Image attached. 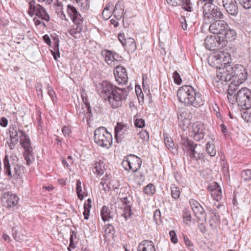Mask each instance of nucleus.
Instances as JSON below:
<instances>
[{
	"label": "nucleus",
	"mask_w": 251,
	"mask_h": 251,
	"mask_svg": "<svg viewBox=\"0 0 251 251\" xmlns=\"http://www.w3.org/2000/svg\"><path fill=\"white\" fill-rule=\"evenodd\" d=\"M17 143V140L12 139H10V142H7L8 146L10 150H13Z\"/></svg>",
	"instance_id": "338daca9"
},
{
	"label": "nucleus",
	"mask_w": 251,
	"mask_h": 251,
	"mask_svg": "<svg viewBox=\"0 0 251 251\" xmlns=\"http://www.w3.org/2000/svg\"><path fill=\"white\" fill-rule=\"evenodd\" d=\"M98 90L112 108L121 106L123 101L128 95L126 89L114 86L108 81H103L100 83Z\"/></svg>",
	"instance_id": "f257e3e1"
},
{
	"label": "nucleus",
	"mask_w": 251,
	"mask_h": 251,
	"mask_svg": "<svg viewBox=\"0 0 251 251\" xmlns=\"http://www.w3.org/2000/svg\"><path fill=\"white\" fill-rule=\"evenodd\" d=\"M134 125L137 127L142 128L145 126V122L143 119H136L135 121Z\"/></svg>",
	"instance_id": "13d9d810"
},
{
	"label": "nucleus",
	"mask_w": 251,
	"mask_h": 251,
	"mask_svg": "<svg viewBox=\"0 0 251 251\" xmlns=\"http://www.w3.org/2000/svg\"><path fill=\"white\" fill-rule=\"evenodd\" d=\"M52 46H51L52 49L50 50L51 54L53 55L54 59L57 60V58L60 57L59 53V39L57 36H52Z\"/></svg>",
	"instance_id": "5701e85b"
},
{
	"label": "nucleus",
	"mask_w": 251,
	"mask_h": 251,
	"mask_svg": "<svg viewBox=\"0 0 251 251\" xmlns=\"http://www.w3.org/2000/svg\"><path fill=\"white\" fill-rule=\"evenodd\" d=\"M100 214L101 216L102 220L105 222L108 221L109 219L112 218L111 216V211L109 208L106 206H103L100 211Z\"/></svg>",
	"instance_id": "c9c22d12"
},
{
	"label": "nucleus",
	"mask_w": 251,
	"mask_h": 251,
	"mask_svg": "<svg viewBox=\"0 0 251 251\" xmlns=\"http://www.w3.org/2000/svg\"><path fill=\"white\" fill-rule=\"evenodd\" d=\"M182 149L186 151L187 154L189 151H192V149L194 146H197V144L188 138H183L181 141Z\"/></svg>",
	"instance_id": "c756f323"
},
{
	"label": "nucleus",
	"mask_w": 251,
	"mask_h": 251,
	"mask_svg": "<svg viewBox=\"0 0 251 251\" xmlns=\"http://www.w3.org/2000/svg\"><path fill=\"white\" fill-rule=\"evenodd\" d=\"M4 198L6 199L5 205L8 207H14L17 205L19 201V198L16 194L8 192L3 194Z\"/></svg>",
	"instance_id": "412c9836"
},
{
	"label": "nucleus",
	"mask_w": 251,
	"mask_h": 251,
	"mask_svg": "<svg viewBox=\"0 0 251 251\" xmlns=\"http://www.w3.org/2000/svg\"><path fill=\"white\" fill-rule=\"evenodd\" d=\"M118 39L120 42L121 43L122 45L124 47L126 46V39L125 38V35L124 33H120L118 35Z\"/></svg>",
	"instance_id": "052dcab7"
},
{
	"label": "nucleus",
	"mask_w": 251,
	"mask_h": 251,
	"mask_svg": "<svg viewBox=\"0 0 251 251\" xmlns=\"http://www.w3.org/2000/svg\"><path fill=\"white\" fill-rule=\"evenodd\" d=\"M191 153V157L190 158L193 160L198 161L199 160H201L203 158V154L200 152H198L196 154H192Z\"/></svg>",
	"instance_id": "e2e57ef3"
},
{
	"label": "nucleus",
	"mask_w": 251,
	"mask_h": 251,
	"mask_svg": "<svg viewBox=\"0 0 251 251\" xmlns=\"http://www.w3.org/2000/svg\"><path fill=\"white\" fill-rule=\"evenodd\" d=\"M237 89H238V86H237L236 84H231L229 86V89L228 90L227 97L228 101L231 103H234L236 102V97Z\"/></svg>",
	"instance_id": "393cba45"
},
{
	"label": "nucleus",
	"mask_w": 251,
	"mask_h": 251,
	"mask_svg": "<svg viewBox=\"0 0 251 251\" xmlns=\"http://www.w3.org/2000/svg\"><path fill=\"white\" fill-rule=\"evenodd\" d=\"M122 209L123 212L121 215L125 218V220H127L132 214L131 206H122Z\"/></svg>",
	"instance_id": "a18cd8bd"
},
{
	"label": "nucleus",
	"mask_w": 251,
	"mask_h": 251,
	"mask_svg": "<svg viewBox=\"0 0 251 251\" xmlns=\"http://www.w3.org/2000/svg\"><path fill=\"white\" fill-rule=\"evenodd\" d=\"M27 135L25 132L20 129H17L16 127H13L10 130V138L13 140H16L18 142L19 139L20 141L25 136Z\"/></svg>",
	"instance_id": "a878e982"
},
{
	"label": "nucleus",
	"mask_w": 251,
	"mask_h": 251,
	"mask_svg": "<svg viewBox=\"0 0 251 251\" xmlns=\"http://www.w3.org/2000/svg\"><path fill=\"white\" fill-rule=\"evenodd\" d=\"M169 235L170 236L172 242L174 244H176L178 240L176 232L173 230L170 231L169 232Z\"/></svg>",
	"instance_id": "680f3d73"
},
{
	"label": "nucleus",
	"mask_w": 251,
	"mask_h": 251,
	"mask_svg": "<svg viewBox=\"0 0 251 251\" xmlns=\"http://www.w3.org/2000/svg\"><path fill=\"white\" fill-rule=\"evenodd\" d=\"M113 72L116 80L119 84H124L127 81V74L125 68L117 66L115 68Z\"/></svg>",
	"instance_id": "2eb2a0df"
},
{
	"label": "nucleus",
	"mask_w": 251,
	"mask_h": 251,
	"mask_svg": "<svg viewBox=\"0 0 251 251\" xmlns=\"http://www.w3.org/2000/svg\"><path fill=\"white\" fill-rule=\"evenodd\" d=\"M62 132L64 136L69 137L71 132V130L70 127L68 126H64L62 128Z\"/></svg>",
	"instance_id": "bf43d9fd"
},
{
	"label": "nucleus",
	"mask_w": 251,
	"mask_h": 251,
	"mask_svg": "<svg viewBox=\"0 0 251 251\" xmlns=\"http://www.w3.org/2000/svg\"><path fill=\"white\" fill-rule=\"evenodd\" d=\"M210 24L209 30L215 35H222L227 27H228L227 24L222 19H218Z\"/></svg>",
	"instance_id": "ddd939ff"
},
{
	"label": "nucleus",
	"mask_w": 251,
	"mask_h": 251,
	"mask_svg": "<svg viewBox=\"0 0 251 251\" xmlns=\"http://www.w3.org/2000/svg\"><path fill=\"white\" fill-rule=\"evenodd\" d=\"M28 13L31 17L35 15L47 22L50 20V17L45 9L39 4H37L35 0H32L29 2Z\"/></svg>",
	"instance_id": "1a4fd4ad"
},
{
	"label": "nucleus",
	"mask_w": 251,
	"mask_h": 251,
	"mask_svg": "<svg viewBox=\"0 0 251 251\" xmlns=\"http://www.w3.org/2000/svg\"><path fill=\"white\" fill-rule=\"evenodd\" d=\"M20 142L22 147L24 149V151L33 150L31 145L30 138L27 135H26L23 138H22Z\"/></svg>",
	"instance_id": "2f4dec72"
},
{
	"label": "nucleus",
	"mask_w": 251,
	"mask_h": 251,
	"mask_svg": "<svg viewBox=\"0 0 251 251\" xmlns=\"http://www.w3.org/2000/svg\"><path fill=\"white\" fill-rule=\"evenodd\" d=\"M90 109L89 108H87V112L86 113L85 110L81 108V109L79 110V111H77V114L78 116V118L82 121H84L85 119H86L87 121H88V116L90 117Z\"/></svg>",
	"instance_id": "58836bf2"
},
{
	"label": "nucleus",
	"mask_w": 251,
	"mask_h": 251,
	"mask_svg": "<svg viewBox=\"0 0 251 251\" xmlns=\"http://www.w3.org/2000/svg\"><path fill=\"white\" fill-rule=\"evenodd\" d=\"M177 96L179 101L186 106L199 107L204 103L201 93L189 85L180 87L177 90Z\"/></svg>",
	"instance_id": "7ed1b4c3"
},
{
	"label": "nucleus",
	"mask_w": 251,
	"mask_h": 251,
	"mask_svg": "<svg viewBox=\"0 0 251 251\" xmlns=\"http://www.w3.org/2000/svg\"><path fill=\"white\" fill-rule=\"evenodd\" d=\"M205 133L203 128V126L199 123H194L192 126L191 136L196 141H200L204 136Z\"/></svg>",
	"instance_id": "dca6fc26"
},
{
	"label": "nucleus",
	"mask_w": 251,
	"mask_h": 251,
	"mask_svg": "<svg viewBox=\"0 0 251 251\" xmlns=\"http://www.w3.org/2000/svg\"><path fill=\"white\" fill-rule=\"evenodd\" d=\"M191 113L185 108H179L177 112V119L179 126L184 129L187 128L190 123Z\"/></svg>",
	"instance_id": "f8f14e48"
},
{
	"label": "nucleus",
	"mask_w": 251,
	"mask_h": 251,
	"mask_svg": "<svg viewBox=\"0 0 251 251\" xmlns=\"http://www.w3.org/2000/svg\"><path fill=\"white\" fill-rule=\"evenodd\" d=\"M139 135L143 141H148L150 138L149 133L145 130L139 132Z\"/></svg>",
	"instance_id": "864d4df0"
},
{
	"label": "nucleus",
	"mask_w": 251,
	"mask_h": 251,
	"mask_svg": "<svg viewBox=\"0 0 251 251\" xmlns=\"http://www.w3.org/2000/svg\"><path fill=\"white\" fill-rule=\"evenodd\" d=\"M94 141L98 146L109 148L112 144V137L106 128L101 126L95 131Z\"/></svg>",
	"instance_id": "39448f33"
},
{
	"label": "nucleus",
	"mask_w": 251,
	"mask_h": 251,
	"mask_svg": "<svg viewBox=\"0 0 251 251\" xmlns=\"http://www.w3.org/2000/svg\"><path fill=\"white\" fill-rule=\"evenodd\" d=\"M95 168L98 175H102L105 172L104 164L103 162H96L95 164Z\"/></svg>",
	"instance_id": "37998d69"
},
{
	"label": "nucleus",
	"mask_w": 251,
	"mask_h": 251,
	"mask_svg": "<svg viewBox=\"0 0 251 251\" xmlns=\"http://www.w3.org/2000/svg\"><path fill=\"white\" fill-rule=\"evenodd\" d=\"M179 5L181 6V8L185 11L191 12L193 11L192 7V3L191 0H178Z\"/></svg>",
	"instance_id": "4c0bfd02"
},
{
	"label": "nucleus",
	"mask_w": 251,
	"mask_h": 251,
	"mask_svg": "<svg viewBox=\"0 0 251 251\" xmlns=\"http://www.w3.org/2000/svg\"><path fill=\"white\" fill-rule=\"evenodd\" d=\"M211 65L223 71H227L230 60V55L226 52H220L215 53L210 57ZM229 67H230L229 65Z\"/></svg>",
	"instance_id": "423d86ee"
},
{
	"label": "nucleus",
	"mask_w": 251,
	"mask_h": 251,
	"mask_svg": "<svg viewBox=\"0 0 251 251\" xmlns=\"http://www.w3.org/2000/svg\"><path fill=\"white\" fill-rule=\"evenodd\" d=\"M204 44L206 49L210 50L221 49L226 45L223 37L218 35L208 36L204 40Z\"/></svg>",
	"instance_id": "9d476101"
},
{
	"label": "nucleus",
	"mask_w": 251,
	"mask_h": 251,
	"mask_svg": "<svg viewBox=\"0 0 251 251\" xmlns=\"http://www.w3.org/2000/svg\"><path fill=\"white\" fill-rule=\"evenodd\" d=\"M132 198L129 196L128 197H123L121 199V201L123 203L122 206H131Z\"/></svg>",
	"instance_id": "5fc2aeb1"
},
{
	"label": "nucleus",
	"mask_w": 251,
	"mask_h": 251,
	"mask_svg": "<svg viewBox=\"0 0 251 251\" xmlns=\"http://www.w3.org/2000/svg\"><path fill=\"white\" fill-rule=\"evenodd\" d=\"M239 4L244 9H249L251 7V0H238Z\"/></svg>",
	"instance_id": "3c124183"
},
{
	"label": "nucleus",
	"mask_w": 251,
	"mask_h": 251,
	"mask_svg": "<svg viewBox=\"0 0 251 251\" xmlns=\"http://www.w3.org/2000/svg\"><path fill=\"white\" fill-rule=\"evenodd\" d=\"M153 219L156 224H158L159 223L161 222V212L159 209H157L154 211Z\"/></svg>",
	"instance_id": "6e6d98bb"
},
{
	"label": "nucleus",
	"mask_w": 251,
	"mask_h": 251,
	"mask_svg": "<svg viewBox=\"0 0 251 251\" xmlns=\"http://www.w3.org/2000/svg\"><path fill=\"white\" fill-rule=\"evenodd\" d=\"M164 143L168 149L172 151L174 149V143L172 139L168 136H164Z\"/></svg>",
	"instance_id": "09e8293b"
},
{
	"label": "nucleus",
	"mask_w": 251,
	"mask_h": 251,
	"mask_svg": "<svg viewBox=\"0 0 251 251\" xmlns=\"http://www.w3.org/2000/svg\"><path fill=\"white\" fill-rule=\"evenodd\" d=\"M207 189L214 200L219 201L222 199V189L218 183L216 182L211 183L208 185Z\"/></svg>",
	"instance_id": "a211bd4d"
},
{
	"label": "nucleus",
	"mask_w": 251,
	"mask_h": 251,
	"mask_svg": "<svg viewBox=\"0 0 251 251\" xmlns=\"http://www.w3.org/2000/svg\"><path fill=\"white\" fill-rule=\"evenodd\" d=\"M67 12L74 23H83V20L80 13L75 7L71 4L67 6Z\"/></svg>",
	"instance_id": "f3484780"
},
{
	"label": "nucleus",
	"mask_w": 251,
	"mask_h": 251,
	"mask_svg": "<svg viewBox=\"0 0 251 251\" xmlns=\"http://www.w3.org/2000/svg\"><path fill=\"white\" fill-rule=\"evenodd\" d=\"M47 91L48 95L50 97L52 102L54 103L56 99L55 93L53 89L49 85L47 86Z\"/></svg>",
	"instance_id": "603ef678"
},
{
	"label": "nucleus",
	"mask_w": 251,
	"mask_h": 251,
	"mask_svg": "<svg viewBox=\"0 0 251 251\" xmlns=\"http://www.w3.org/2000/svg\"><path fill=\"white\" fill-rule=\"evenodd\" d=\"M83 23L78 22V23H74L75 26H73L68 30L69 33L73 37L77 38H79L80 32L83 29Z\"/></svg>",
	"instance_id": "c85d7f7f"
},
{
	"label": "nucleus",
	"mask_w": 251,
	"mask_h": 251,
	"mask_svg": "<svg viewBox=\"0 0 251 251\" xmlns=\"http://www.w3.org/2000/svg\"><path fill=\"white\" fill-rule=\"evenodd\" d=\"M122 164L126 171L135 173L140 168L142 160L135 155L130 154L124 157Z\"/></svg>",
	"instance_id": "6e6552de"
},
{
	"label": "nucleus",
	"mask_w": 251,
	"mask_h": 251,
	"mask_svg": "<svg viewBox=\"0 0 251 251\" xmlns=\"http://www.w3.org/2000/svg\"><path fill=\"white\" fill-rule=\"evenodd\" d=\"M236 102L243 109H248L251 108V90L247 87L238 88Z\"/></svg>",
	"instance_id": "0eeeda50"
},
{
	"label": "nucleus",
	"mask_w": 251,
	"mask_h": 251,
	"mask_svg": "<svg viewBox=\"0 0 251 251\" xmlns=\"http://www.w3.org/2000/svg\"><path fill=\"white\" fill-rule=\"evenodd\" d=\"M52 46H51L52 49L50 50L51 54L53 55L54 59L57 60V58L60 57L59 53V39L57 36H52Z\"/></svg>",
	"instance_id": "4be33fe9"
},
{
	"label": "nucleus",
	"mask_w": 251,
	"mask_h": 251,
	"mask_svg": "<svg viewBox=\"0 0 251 251\" xmlns=\"http://www.w3.org/2000/svg\"><path fill=\"white\" fill-rule=\"evenodd\" d=\"M75 235V237L76 238V233L74 231H71V237L70 238V244L69 246L71 248L75 249L76 246L75 245V244L74 243V241H73V236Z\"/></svg>",
	"instance_id": "0e129e2a"
},
{
	"label": "nucleus",
	"mask_w": 251,
	"mask_h": 251,
	"mask_svg": "<svg viewBox=\"0 0 251 251\" xmlns=\"http://www.w3.org/2000/svg\"><path fill=\"white\" fill-rule=\"evenodd\" d=\"M173 77L174 78V81L175 83L177 84H180L181 83V78L179 73L177 71H175L174 72V73L173 74Z\"/></svg>",
	"instance_id": "4d7b16f0"
},
{
	"label": "nucleus",
	"mask_w": 251,
	"mask_h": 251,
	"mask_svg": "<svg viewBox=\"0 0 251 251\" xmlns=\"http://www.w3.org/2000/svg\"><path fill=\"white\" fill-rule=\"evenodd\" d=\"M205 150L207 153L210 156H214L216 154V150L214 146V139L211 138V140L207 142Z\"/></svg>",
	"instance_id": "7c9ffc66"
},
{
	"label": "nucleus",
	"mask_w": 251,
	"mask_h": 251,
	"mask_svg": "<svg viewBox=\"0 0 251 251\" xmlns=\"http://www.w3.org/2000/svg\"><path fill=\"white\" fill-rule=\"evenodd\" d=\"M192 216L190 211L185 209L183 211V222L186 225H190L192 221Z\"/></svg>",
	"instance_id": "c03bdc74"
},
{
	"label": "nucleus",
	"mask_w": 251,
	"mask_h": 251,
	"mask_svg": "<svg viewBox=\"0 0 251 251\" xmlns=\"http://www.w3.org/2000/svg\"><path fill=\"white\" fill-rule=\"evenodd\" d=\"M230 69H232V71L230 73V75L232 80L239 74L246 70L244 67L241 65H236L234 67H231Z\"/></svg>",
	"instance_id": "72a5a7b5"
},
{
	"label": "nucleus",
	"mask_w": 251,
	"mask_h": 251,
	"mask_svg": "<svg viewBox=\"0 0 251 251\" xmlns=\"http://www.w3.org/2000/svg\"><path fill=\"white\" fill-rule=\"evenodd\" d=\"M201 221V222L199 223V225H198L199 228V230H200V231L202 233H205L206 229L205 226L204 225V223H205L206 222H202Z\"/></svg>",
	"instance_id": "774afa93"
},
{
	"label": "nucleus",
	"mask_w": 251,
	"mask_h": 251,
	"mask_svg": "<svg viewBox=\"0 0 251 251\" xmlns=\"http://www.w3.org/2000/svg\"><path fill=\"white\" fill-rule=\"evenodd\" d=\"M76 194L78 196V198L80 200H82L84 198V196L82 194V190L81 188V182L79 179L76 180Z\"/></svg>",
	"instance_id": "de8ad7c7"
},
{
	"label": "nucleus",
	"mask_w": 251,
	"mask_h": 251,
	"mask_svg": "<svg viewBox=\"0 0 251 251\" xmlns=\"http://www.w3.org/2000/svg\"><path fill=\"white\" fill-rule=\"evenodd\" d=\"M202 10L203 21L205 24H209L218 19H223L224 17L220 8L215 4L204 3Z\"/></svg>",
	"instance_id": "20e7f679"
},
{
	"label": "nucleus",
	"mask_w": 251,
	"mask_h": 251,
	"mask_svg": "<svg viewBox=\"0 0 251 251\" xmlns=\"http://www.w3.org/2000/svg\"><path fill=\"white\" fill-rule=\"evenodd\" d=\"M101 55L108 65H112L113 62V51L108 50H104L101 51Z\"/></svg>",
	"instance_id": "473e14b6"
},
{
	"label": "nucleus",
	"mask_w": 251,
	"mask_h": 251,
	"mask_svg": "<svg viewBox=\"0 0 251 251\" xmlns=\"http://www.w3.org/2000/svg\"><path fill=\"white\" fill-rule=\"evenodd\" d=\"M171 196L172 197L176 200L178 199L180 195V191L179 188L176 184H173L171 186Z\"/></svg>",
	"instance_id": "79ce46f5"
},
{
	"label": "nucleus",
	"mask_w": 251,
	"mask_h": 251,
	"mask_svg": "<svg viewBox=\"0 0 251 251\" xmlns=\"http://www.w3.org/2000/svg\"><path fill=\"white\" fill-rule=\"evenodd\" d=\"M137 251H156L154 243L150 240L142 241L138 246Z\"/></svg>",
	"instance_id": "b1692460"
},
{
	"label": "nucleus",
	"mask_w": 251,
	"mask_h": 251,
	"mask_svg": "<svg viewBox=\"0 0 251 251\" xmlns=\"http://www.w3.org/2000/svg\"><path fill=\"white\" fill-rule=\"evenodd\" d=\"M189 203L197 219L202 222H206V214L203 207L200 203L193 199H190Z\"/></svg>",
	"instance_id": "9b49d317"
},
{
	"label": "nucleus",
	"mask_w": 251,
	"mask_h": 251,
	"mask_svg": "<svg viewBox=\"0 0 251 251\" xmlns=\"http://www.w3.org/2000/svg\"><path fill=\"white\" fill-rule=\"evenodd\" d=\"M248 72L247 70L244 72L239 74L236 77L232 80L234 81V83L232 84H236L237 86L239 84L243 83L247 78Z\"/></svg>",
	"instance_id": "f704fd0d"
},
{
	"label": "nucleus",
	"mask_w": 251,
	"mask_h": 251,
	"mask_svg": "<svg viewBox=\"0 0 251 251\" xmlns=\"http://www.w3.org/2000/svg\"><path fill=\"white\" fill-rule=\"evenodd\" d=\"M241 176L245 181L251 180V170L247 169L243 171L241 173Z\"/></svg>",
	"instance_id": "8fccbe9b"
},
{
	"label": "nucleus",
	"mask_w": 251,
	"mask_h": 251,
	"mask_svg": "<svg viewBox=\"0 0 251 251\" xmlns=\"http://www.w3.org/2000/svg\"><path fill=\"white\" fill-rule=\"evenodd\" d=\"M18 160V157L15 155L10 156L9 159L6 154L3 159L5 175L8 177V179L16 187H19L23 184L25 169L23 165L15 164V162H17Z\"/></svg>",
	"instance_id": "f03ea898"
},
{
	"label": "nucleus",
	"mask_w": 251,
	"mask_h": 251,
	"mask_svg": "<svg viewBox=\"0 0 251 251\" xmlns=\"http://www.w3.org/2000/svg\"><path fill=\"white\" fill-rule=\"evenodd\" d=\"M104 231L105 233V236H107L111 237H113L114 234L116 231L114 226L111 224L105 225L104 227Z\"/></svg>",
	"instance_id": "ea45409f"
},
{
	"label": "nucleus",
	"mask_w": 251,
	"mask_h": 251,
	"mask_svg": "<svg viewBox=\"0 0 251 251\" xmlns=\"http://www.w3.org/2000/svg\"><path fill=\"white\" fill-rule=\"evenodd\" d=\"M123 11V3L121 1H118L116 3L113 11V14L116 20H120L122 16L123 17V19L125 17H127V11H126L124 13Z\"/></svg>",
	"instance_id": "aec40b11"
},
{
	"label": "nucleus",
	"mask_w": 251,
	"mask_h": 251,
	"mask_svg": "<svg viewBox=\"0 0 251 251\" xmlns=\"http://www.w3.org/2000/svg\"><path fill=\"white\" fill-rule=\"evenodd\" d=\"M223 6L230 15L235 16L238 13V7L235 0L222 1Z\"/></svg>",
	"instance_id": "6ab92c4d"
},
{
	"label": "nucleus",
	"mask_w": 251,
	"mask_h": 251,
	"mask_svg": "<svg viewBox=\"0 0 251 251\" xmlns=\"http://www.w3.org/2000/svg\"><path fill=\"white\" fill-rule=\"evenodd\" d=\"M223 36L221 37H223L225 42L226 41H229L231 42L234 41L236 37V33L235 31L232 29L230 28L229 27H227V29L225 30L223 32V33L222 34Z\"/></svg>",
	"instance_id": "cd10ccee"
},
{
	"label": "nucleus",
	"mask_w": 251,
	"mask_h": 251,
	"mask_svg": "<svg viewBox=\"0 0 251 251\" xmlns=\"http://www.w3.org/2000/svg\"><path fill=\"white\" fill-rule=\"evenodd\" d=\"M226 70L223 71L222 69L221 70H219L217 78L215 79V83L221 82V84H223L224 82H226L228 80L231 79L230 73L229 74L226 73Z\"/></svg>",
	"instance_id": "bb28decb"
},
{
	"label": "nucleus",
	"mask_w": 251,
	"mask_h": 251,
	"mask_svg": "<svg viewBox=\"0 0 251 251\" xmlns=\"http://www.w3.org/2000/svg\"><path fill=\"white\" fill-rule=\"evenodd\" d=\"M25 159L26 160L27 165H30L34 160V155L33 152V150L24 151L23 153Z\"/></svg>",
	"instance_id": "e433bc0d"
},
{
	"label": "nucleus",
	"mask_w": 251,
	"mask_h": 251,
	"mask_svg": "<svg viewBox=\"0 0 251 251\" xmlns=\"http://www.w3.org/2000/svg\"><path fill=\"white\" fill-rule=\"evenodd\" d=\"M129 127L126 124L118 122L115 127V138L117 143L121 142L127 134Z\"/></svg>",
	"instance_id": "4468645a"
},
{
	"label": "nucleus",
	"mask_w": 251,
	"mask_h": 251,
	"mask_svg": "<svg viewBox=\"0 0 251 251\" xmlns=\"http://www.w3.org/2000/svg\"><path fill=\"white\" fill-rule=\"evenodd\" d=\"M126 46L129 51L132 52H134L136 50V44L134 39L132 38L126 39Z\"/></svg>",
	"instance_id": "a19ab883"
},
{
	"label": "nucleus",
	"mask_w": 251,
	"mask_h": 251,
	"mask_svg": "<svg viewBox=\"0 0 251 251\" xmlns=\"http://www.w3.org/2000/svg\"><path fill=\"white\" fill-rule=\"evenodd\" d=\"M155 188L154 185L152 183H149L143 189V192L148 195L152 196L154 194L155 192Z\"/></svg>",
	"instance_id": "49530a36"
},
{
	"label": "nucleus",
	"mask_w": 251,
	"mask_h": 251,
	"mask_svg": "<svg viewBox=\"0 0 251 251\" xmlns=\"http://www.w3.org/2000/svg\"><path fill=\"white\" fill-rule=\"evenodd\" d=\"M36 91L37 93V95L39 97H40L41 99L43 98V90H42V86L41 84H39L36 86Z\"/></svg>",
	"instance_id": "69168bd1"
}]
</instances>
